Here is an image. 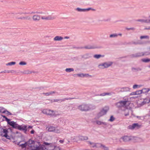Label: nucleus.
<instances>
[{
	"instance_id": "f257e3e1",
	"label": "nucleus",
	"mask_w": 150,
	"mask_h": 150,
	"mask_svg": "<svg viewBox=\"0 0 150 150\" xmlns=\"http://www.w3.org/2000/svg\"><path fill=\"white\" fill-rule=\"evenodd\" d=\"M96 106L92 105L82 104L78 106V109L82 111H86L95 109Z\"/></svg>"
},
{
	"instance_id": "f03ea898",
	"label": "nucleus",
	"mask_w": 150,
	"mask_h": 150,
	"mask_svg": "<svg viewBox=\"0 0 150 150\" xmlns=\"http://www.w3.org/2000/svg\"><path fill=\"white\" fill-rule=\"evenodd\" d=\"M129 104V102L128 100V99H126L125 100L120 101L116 103L115 105L117 107L119 108L122 107L127 108V106Z\"/></svg>"
},
{
	"instance_id": "7ed1b4c3",
	"label": "nucleus",
	"mask_w": 150,
	"mask_h": 150,
	"mask_svg": "<svg viewBox=\"0 0 150 150\" xmlns=\"http://www.w3.org/2000/svg\"><path fill=\"white\" fill-rule=\"evenodd\" d=\"M8 129L0 127V135L2 137H4L7 139H10V137L8 135Z\"/></svg>"
},
{
	"instance_id": "20e7f679",
	"label": "nucleus",
	"mask_w": 150,
	"mask_h": 150,
	"mask_svg": "<svg viewBox=\"0 0 150 150\" xmlns=\"http://www.w3.org/2000/svg\"><path fill=\"white\" fill-rule=\"evenodd\" d=\"M109 108L108 107L105 106L103 108L98 114V118H99L100 117L106 114Z\"/></svg>"
},
{
	"instance_id": "39448f33",
	"label": "nucleus",
	"mask_w": 150,
	"mask_h": 150,
	"mask_svg": "<svg viewBox=\"0 0 150 150\" xmlns=\"http://www.w3.org/2000/svg\"><path fill=\"white\" fill-rule=\"evenodd\" d=\"M42 112L44 114H47L51 116H55V112L53 110L49 109H45L43 110Z\"/></svg>"
},
{
	"instance_id": "423d86ee",
	"label": "nucleus",
	"mask_w": 150,
	"mask_h": 150,
	"mask_svg": "<svg viewBox=\"0 0 150 150\" xmlns=\"http://www.w3.org/2000/svg\"><path fill=\"white\" fill-rule=\"evenodd\" d=\"M112 64V62H109L103 63L98 65V67L100 69H103L110 66Z\"/></svg>"
},
{
	"instance_id": "0eeeda50",
	"label": "nucleus",
	"mask_w": 150,
	"mask_h": 150,
	"mask_svg": "<svg viewBox=\"0 0 150 150\" xmlns=\"http://www.w3.org/2000/svg\"><path fill=\"white\" fill-rule=\"evenodd\" d=\"M142 126L141 125L137 123H135L130 125L128 126V128L129 129L133 130L134 129H138Z\"/></svg>"
},
{
	"instance_id": "6e6552de",
	"label": "nucleus",
	"mask_w": 150,
	"mask_h": 150,
	"mask_svg": "<svg viewBox=\"0 0 150 150\" xmlns=\"http://www.w3.org/2000/svg\"><path fill=\"white\" fill-rule=\"evenodd\" d=\"M150 54V53L148 52H141L136 54H132L131 55L132 57H139L143 55H147Z\"/></svg>"
},
{
	"instance_id": "1a4fd4ad",
	"label": "nucleus",
	"mask_w": 150,
	"mask_h": 150,
	"mask_svg": "<svg viewBox=\"0 0 150 150\" xmlns=\"http://www.w3.org/2000/svg\"><path fill=\"white\" fill-rule=\"evenodd\" d=\"M116 90H117L119 92H128L130 91V88L127 87L122 88L119 87L117 88Z\"/></svg>"
},
{
	"instance_id": "9d476101",
	"label": "nucleus",
	"mask_w": 150,
	"mask_h": 150,
	"mask_svg": "<svg viewBox=\"0 0 150 150\" xmlns=\"http://www.w3.org/2000/svg\"><path fill=\"white\" fill-rule=\"evenodd\" d=\"M9 125L11 126L12 127L17 129L19 125H18L16 122H14L13 121H11L9 122Z\"/></svg>"
},
{
	"instance_id": "9b49d317",
	"label": "nucleus",
	"mask_w": 150,
	"mask_h": 150,
	"mask_svg": "<svg viewBox=\"0 0 150 150\" xmlns=\"http://www.w3.org/2000/svg\"><path fill=\"white\" fill-rule=\"evenodd\" d=\"M89 143L91 145V147H96V148H98L100 147L102 145V144H95L93 143H92L91 142H89Z\"/></svg>"
},
{
	"instance_id": "f8f14e48",
	"label": "nucleus",
	"mask_w": 150,
	"mask_h": 150,
	"mask_svg": "<svg viewBox=\"0 0 150 150\" xmlns=\"http://www.w3.org/2000/svg\"><path fill=\"white\" fill-rule=\"evenodd\" d=\"M46 129L49 132H54V131L55 130V127L53 126H48L46 127Z\"/></svg>"
},
{
	"instance_id": "ddd939ff",
	"label": "nucleus",
	"mask_w": 150,
	"mask_h": 150,
	"mask_svg": "<svg viewBox=\"0 0 150 150\" xmlns=\"http://www.w3.org/2000/svg\"><path fill=\"white\" fill-rule=\"evenodd\" d=\"M121 140H122L124 142H128L131 140V138L127 136H124L120 139V141H121Z\"/></svg>"
},
{
	"instance_id": "4468645a",
	"label": "nucleus",
	"mask_w": 150,
	"mask_h": 150,
	"mask_svg": "<svg viewBox=\"0 0 150 150\" xmlns=\"http://www.w3.org/2000/svg\"><path fill=\"white\" fill-rule=\"evenodd\" d=\"M17 129L20 130L24 131L25 132H26L27 130V126L25 125H19Z\"/></svg>"
},
{
	"instance_id": "2eb2a0df",
	"label": "nucleus",
	"mask_w": 150,
	"mask_h": 150,
	"mask_svg": "<svg viewBox=\"0 0 150 150\" xmlns=\"http://www.w3.org/2000/svg\"><path fill=\"white\" fill-rule=\"evenodd\" d=\"M30 146L32 148V149L33 150H45L43 147L42 146H34L33 147H32L31 146Z\"/></svg>"
},
{
	"instance_id": "dca6fc26",
	"label": "nucleus",
	"mask_w": 150,
	"mask_h": 150,
	"mask_svg": "<svg viewBox=\"0 0 150 150\" xmlns=\"http://www.w3.org/2000/svg\"><path fill=\"white\" fill-rule=\"evenodd\" d=\"M92 8H77L76 9V10L79 12H86L89 11L91 10Z\"/></svg>"
},
{
	"instance_id": "f3484780",
	"label": "nucleus",
	"mask_w": 150,
	"mask_h": 150,
	"mask_svg": "<svg viewBox=\"0 0 150 150\" xmlns=\"http://www.w3.org/2000/svg\"><path fill=\"white\" fill-rule=\"evenodd\" d=\"M78 76L81 77H88L91 76L89 75L88 74H84L83 73L78 74L76 75Z\"/></svg>"
},
{
	"instance_id": "a211bd4d",
	"label": "nucleus",
	"mask_w": 150,
	"mask_h": 150,
	"mask_svg": "<svg viewBox=\"0 0 150 150\" xmlns=\"http://www.w3.org/2000/svg\"><path fill=\"white\" fill-rule=\"evenodd\" d=\"M74 48H77V49H82V48H84L86 49H94V48H96V47H94L93 46H92L91 45H87V46H85L84 47H75Z\"/></svg>"
},
{
	"instance_id": "6ab92c4d",
	"label": "nucleus",
	"mask_w": 150,
	"mask_h": 150,
	"mask_svg": "<svg viewBox=\"0 0 150 150\" xmlns=\"http://www.w3.org/2000/svg\"><path fill=\"white\" fill-rule=\"evenodd\" d=\"M142 93H147L149 91H150V88H143L142 89Z\"/></svg>"
},
{
	"instance_id": "aec40b11",
	"label": "nucleus",
	"mask_w": 150,
	"mask_h": 150,
	"mask_svg": "<svg viewBox=\"0 0 150 150\" xmlns=\"http://www.w3.org/2000/svg\"><path fill=\"white\" fill-rule=\"evenodd\" d=\"M63 38L60 36H57L55 37L54 38V41H61L63 40Z\"/></svg>"
},
{
	"instance_id": "412c9836",
	"label": "nucleus",
	"mask_w": 150,
	"mask_h": 150,
	"mask_svg": "<svg viewBox=\"0 0 150 150\" xmlns=\"http://www.w3.org/2000/svg\"><path fill=\"white\" fill-rule=\"evenodd\" d=\"M63 130V128L62 127H60L58 129H56L55 128V130L54 132L57 133H59L61 132Z\"/></svg>"
},
{
	"instance_id": "4be33fe9",
	"label": "nucleus",
	"mask_w": 150,
	"mask_h": 150,
	"mask_svg": "<svg viewBox=\"0 0 150 150\" xmlns=\"http://www.w3.org/2000/svg\"><path fill=\"white\" fill-rule=\"evenodd\" d=\"M33 19L34 21H38L40 18V16L38 15H34L33 16Z\"/></svg>"
},
{
	"instance_id": "5701e85b",
	"label": "nucleus",
	"mask_w": 150,
	"mask_h": 150,
	"mask_svg": "<svg viewBox=\"0 0 150 150\" xmlns=\"http://www.w3.org/2000/svg\"><path fill=\"white\" fill-rule=\"evenodd\" d=\"M55 91H50L49 92L46 93H43V94L46 96H48L52 95L53 94L55 93Z\"/></svg>"
},
{
	"instance_id": "b1692460",
	"label": "nucleus",
	"mask_w": 150,
	"mask_h": 150,
	"mask_svg": "<svg viewBox=\"0 0 150 150\" xmlns=\"http://www.w3.org/2000/svg\"><path fill=\"white\" fill-rule=\"evenodd\" d=\"M96 123L98 125H107V123L105 122H102L101 121L97 120L96 121Z\"/></svg>"
},
{
	"instance_id": "393cba45",
	"label": "nucleus",
	"mask_w": 150,
	"mask_h": 150,
	"mask_svg": "<svg viewBox=\"0 0 150 150\" xmlns=\"http://www.w3.org/2000/svg\"><path fill=\"white\" fill-rule=\"evenodd\" d=\"M54 18L51 17L50 16H48L46 17L42 16L41 17V18L42 19L46 20H52L54 19Z\"/></svg>"
},
{
	"instance_id": "a878e982",
	"label": "nucleus",
	"mask_w": 150,
	"mask_h": 150,
	"mask_svg": "<svg viewBox=\"0 0 150 150\" xmlns=\"http://www.w3.org/2000/svg\"><path fill=\"white\" fill-rule=\"evenodd\" d=\"M104 57V55H101L100 54H95L93 56V57L94 58L98 59L101 57Z\"/></svg>"
},
{
	"instance_id": "bb28decb",
	"label": "nucleus",
	"mask_w": 150,
	"mask_h": 150,
	"mask_svg": "<svg viewBox=\"0 0 150 150\" xmlns=\"http://www.w3.org/2000/svg\"><path fill=\"white\" fill-rule=\"evenodd\" d=\"M150 102V98H147L144 99L143 102V103L145 104L146 103H149Z\"/></svg>"
},
{
	"instance_id": "cd10ccee",
	"label": "nucleus",
	"mask_w": 150,
	"mask_h": 150,
	"mask_svg": "<svg viewBox=\"0 0 150 150\" xmlns=\"http://www.w3.org/2000/svg\"><path fill=\"white\" fill-rule=\"evenodd\" d=\"M142 86V85H141L135 84L133 86L132 88L133 89H135L139 88Z\"/></svg>"
},
{
	"instance_id": "c85d7f7f",
	"label": "nucleus",
	"mask_w": 150,
	"mask_h": 150,
	"mask_svg": "<svg viewBox=\"0 0 150 150\" xmlns=\"http://www.w3.org/2000/svg\"><path fill=\"white\" fill-rule=\"evenodd\" d=\"M80 140H86L88 139V137H83L82 136H80L78 137Z\"/></svg>"
},
{
	"instance_id": "c756f323",
	"label": "nucleus",
	"mask_w": 150,
	"mask_h": 150,
	"mask_svg": "<svg viewBox=\"0 0 150 150\" xmlns=\"http://www.w3.org/2000/svg\"><path fill=\"white\" fill-rule=\"evenodd\" d=\"M34 142L31 139H29L28 142H26L27 143V145H28V146H30V145L31 144H33Z\"/></svg>"
},
{
	"instance_id": "7c9ffc66",
	"label": "nucleus",
	"mask_w": 150,
	"mask_h": 150,
	"mask_svg": "<svg viewBox=\"0 0 150 150\" xmlns=\"http://www.w3.org/2000/svg\"><path fill=\"white\" fill-rule=\"evenodd\" d=\"M74 71V69L71 68H67L65 69V71L68 72H70L71 71Z\"/></svg>"
},
{
	"instance_id": "2f4dec72",
	"label": "nucleus",
	"mask_w": 150,
	"mask_h": 150,
	"mask_svg": "<svg viewBox=\"0 0 150 150\" xmlns=\"http://www.w3.org/2000/svg\"><path fill=\"white\" fill-rule=\"evenodd\" d=\"M118 36L117 34L116 33H114L110 35V38H116Z\"/></svg>"
},
{
	"instance_id": "473e14b6",
	"label": "nucleus",
	"mask_w": 150,
	"mask_h": 150,
	"mask_svg": "<svg viewBox=\"0 0 150 150\" xmlns=\"http://www.w3.org/2000/svg\"><path fill=\"white\" fill-rule=\"evenodd\" d=\"M16 64V62H9L6 64V66H11L12 65H15Z\"/></svg>"
},
{
	"instance_id": "72a5a7b5",
	"label": "nucleus",
	"mask_w": 150,
	"mask_h": 150,
	"mask_svg": "<svg viewBox=\"0 0 150 150\" xmlns=\"http://www.w3.org/2000/svg\"><path fill=\"white\" fill-rule=\"evenodd\" d=\"M3 113H5L8 115H11L12 114L9 112L7 111V110L4 109Z\"/></svg>"
},
{
	"instance_id": "f704fd0d",
	"label": "nucleus",
	"mask_w": 150,
	"mask_h": 150,
	"mask_svg": "<svg viewBox=\"0 0 150 150\" xmlns=\"http://www.w3.org/2000/svg\"><path fill=\"white\" fill-rule=\"evenodd\" d=\"M74 99L73 98H64L63 99H60V100H61L60 101H61V102L62 101H64V100H69V99Z\"/></svg>"
},
{
	"instance_id": "c9c22d12",
	"label": "nucleus",
	"mask_w": 150,
	"mask_h": 150,
	"mask_svg": "<svg viewBox=\"0 0 150 150\" xmlns=\"http://www.w3.org/2000/svg\"><path fill=\"white\" fill-rule=\"evenodd\" d=\"M136 95H139L142 93V90L135 91Z\"/></svg>"
},
{
	"instance_id": "e433bc0d",
	"label": "nucleus",
	"mask_w": 150,
	"mask_h": 150,
	"mask_svg": "<svg viewBox=\"0 0 150 150\" xmlns=\"http://www.w3.org/2000/svg\"><path fill=\"white\" fill-rule=\"evenodd\" d=\"M27 145V143L25 142L24 144H22L20 145V146H21L22 148H25L26 146Z\"/></svg>"
},
{
	"instance_id": "4c0bfd02",
	"label": "nucleus",
	"mask_w": 150,
	"mask_h": 150,
	"mask_svg": "<svg viewBox=\"0 0 150 150\" xmlns=\"http://www.w3.org/2000/svg\"><path fill=\"white\" fill-rule=\"evenodd\" d=\"M140 38L141 39H142L144 38H149V36L148 35H145V36H142L140 37Z\"/></svg>"
},
{
	"instance_id": "58836bf2",
	"label": "nucleus",
	"mask_w": 150,
	"mask_h": 150,
	"mask_svg": "<svg viewBox=\"0 0 150 150\" xmlns=\"http://www.w3.org/2000/svg\"><path fill=\"white\" fill-rule=\"evenodd\" d=\"M115 119V118L113 116H111L110 118L108 120V121L110 122H113Z\"/></svg>"
},
{
	"instance_id": "ea45409f",
	"label": "nucleus",
	"mask_w": 150,
	"mask_h": 150,
	"mask_svg": "<svg viewBox=\"0 0 150 150\" xmlns=\"http://www.w3.org/2000/svg\"><path fill=\"white\" fill-rule=\"evenodd\" d=\"M142 61L144 62H147L150 61V59H142Z\"/></svg>"
},
{
	"instance_id": "a19ab883",
	"label": "nucleus",
	"mask_w": 150,
	"mask_h": 150,
	"mask_svg": "<svg viewBox=\"0 0 150 150\" xmlns=\"http://www.w3.org/2000/svg\"><path fill=\"white\" fill-rule=\"evenodd\" d=\"M115 94V93L113 92H111L110 93H105V96L109 95L111 96L112 94Z\"/></svg>"
},
{
	"instance_id": "79ce46f5",
	"label": "nucleus",
	"mask_w": 150,
	"mask_h": 150,
	"mask_svg": "<svg viewBox=\"0 0 150 150\" xmlns=\"http://www.w3.org/2000/svg\"><path fill=\"white\" fill-rule=\"evenodd\" d=\"M19 64L21 65H25L27 64L26 62H21L19 63Z\"/></svg>"
},
{
	"instance_id": "37998d69",
	"label": "nucleus",
	"mask_w": 150,
	"mask_h": 150,
	"mask_svg": "<svg viewBox=\"0 0 150 150\" xmlns=\"http://www.w3.org/2000/svg\"><path fill=\"white\" fill-rule=\"evenodd\" d=\"M132 70L133 71H139V68L132 67Z\"/></svg>"
},
{
	"instance_id": "c03bdc74",
	"label": "nucleus",
	"mask_w": 150,
	"mask_h": 150,
	"mask_svg": "<svg viewBox=\"0 0 150 150\" xmlns=\"http://www.w3.org/2000/svg\"><path fill=\"white\" fill-rule=\"evenodd\" d=\"M102 147L103 148V149L104 150H108V147L105 146L104 145H102V146H101L100 147Z\"/></svg>"
},
{
	"instance_id": "a18cd8bd",
	"label": "nucleus",
	"mask_w": 150,
	"mask_h": 150,
	"mask_svg": "<svg viewBox=\"0 0 150 150\" xmlns=\"http://www.w3.org/2000/svg\"><path fill=\"white\" fill-rule=\"evenodd\" d=\"M5 109L3 107H0V112L4 113Z\"/></svg>"
},
{
	"instance_id": "49530a36",
	"label": "nucleus",
	"mask_w": 150,
	"mask_h": 150,
	"mask_svg": "<svg viewBox=\"0 0 150 150\" xmlns=\"http://www.w3.org/2000/svg\"><path fill=\"white\" fill-rule=\"evenodd\" d=\"M61 100L60 99H55L54 100V101H53V102H61Z\"/></svg>"
},
{
	"instance_id": "de8ad7c7",
	"label": "nucleus",
	"mask_w": 150,
	"mask_h": 150,
	"mask_svg": "<svg viewBox=\"0 0 150 150\" xmlns=\"http://www.w3.org/2000/svg\"><path fill=\"white\" fill-rule=\"evenodd\" d=\"M137 21L144 23V19H138L137 20Z\"/></svg>"
},
{
	"instance_id": "09e8293b",
	"label": "nucleus",
	"mask_w": 150,
	"mask_h": 150,
	"mask_svg": "<svg viewBox=\"0 0 150 150\" xmlns=\"http://www.w3.org/2000/svg\"><path fill=\"white\" fill-rule=\"evenodd\" d=\"M144 23H149V19H144Z\"/></svg>"
},
{
	"instance_id": "8fccbe9b",
	"label": "nucleus",
	"mask_w": 150,
	"mask_h": 150,
	"mask_svg": "<svg viewBox=\"0 0 150 150\" xmlns=\"http://www.w3.org/2000/svg\"><path fill=\"white\" fill-rule=\"evenodd\" d=\"M97 96H105V93H101L100 95H98Z\"/></svg>"
},
{
	"instance_id": "3c124183",
	"label": "nucleus",
	"mask_w": 150,
	"mask_h": 150,
	"mask_svg": "<svg viewBox=\"0 0 150 150\" xmlns=\"http://www.w3.org/2000/svg\"><path fill=\"white\" fill-rule=\"evenodd\" d=\"M126 111H127V113H125V116H127L129 115V110H126Z\"/></svg>"
},
{
	"instance_id": "603ef678",
	"label": "nucleus",
	"mask_w": 150,
	"mask_h": 150,
	"mask_svg": "<svg viewBox=\"0 0 150 150\" xmlns=\"http://www.w3.org/2000/svg\"><path fill=\"white\" fill-rule=\"evenodd\" d=\"M127 30H134L135 29L134 28L132 27V28H127Z\"/></svg>"
},
{
	"instance_id": "864d4df0",
	"label": "nucleus",
	"mask_w": 150,
	"mask_h": 150,
	"mask_svg": "<svg viewBox=\"0 0 150 150\" xmlns=\"http://www.w3.org/2000/svg\"><path fill=\"white\" fill-rule=\"evenodd\" d=\"M5 119H6V120L8 122V123H9V121H10V120L8 119L6 117V118H5Z\"/></svg>"
},
{
	"instance_id": "5fc2aeb1",
	"label": "nucleus",
	"mask_w": 150,
	"mask_h": 150,
	"mask_svg": "<svg viewBox=\"0 0 150 150\" xmlns=\"http://www.w3.org/2000/svg\"><path fill=\"white\" fill-rule=\"evenodd\" d=\"M44 144L45 145H50V144L48 143H47V142H44Z\"/></svg>"
},
{
	"instance_id": "6e6d98bb",
	"label": "nucleus",
	"mask_w": 150,
	"mask_h": 150,
	"mask_svg": "<svg viewBox=\"0 0 150 150\" xmlns=\"http://www.w3.org/2000/svg\"><path fill=\"white\" fill-rule=\"evenodd\" d=\"M64 140H60L59 141V142L61 143H62L64 142Z\"/></svg>"
},
{
	"instance_id": "4d7b16f0",
	"label": "nucleus",
	"mask_w": 150,
	"mask_h": 150,
	"mask_svg": "<svg viewBox=\"0 0 150 150\" xmlns=\"http://www.w3.org/2000/svg\"><path fill=\"white\" fill-rule=\"evenodd\" d=\"M34 133V131L33 130H32L31 131L30 133L31 134H33Z\"/></svg>"
},
{
	"instance_id": "13d9d810",
	"label": "nucleus",
	"mask_w": 150,
	"mask_h": 150,
	"mask_svg": "<svg viewBox=\"0 0 150 150\" xmlns=\"http://www.w3.org/2000/svg\"><path fill=\"white\" fill-rule=\"evenodd\" d=\"M135 92H132L131 93V94L132 95H136V93H135Z\"/></svg>"
},
{
	"instance_id": "bf43d9fd",
	"label": "nucleus",
	"mask_w": 150,
	"mask_h": 150,
	"mask_svg": "<svg viewBox=\"0 0 150 150\" xmlns=\"http://www.w3.org/2000/svg\"><path fill=\"white\" fill-rule=\"evenodd\" d=\"M145 30H150V27H149L148 28H144Z\"/></svg>"
},
{
	"instance_id": "052dcab7",
	"label": "nucleus",
	"mask_w": 150,
	"mask_h": 150,
	"mask_svg": "<svg viewBox=\"0 0 150 150\" xmlns=\"http://www.w3.org/2000/svg\"><path fill=\"white\" fill-rule=\"evenodd\" d=\"M137 118H138V119H141V118H142V117L143 118V117H139V116H137Z\"/></svg>"
},
{
	"instance_id": "680f3d73",
	"label": "nucleus",
	"mask_w": 150,
	"mask_h": 150,
	"mask_svg": "<svg viewBox=\"0 0 150 150\" xmlns=\"http://www.w3.org/2000/svg\"><path fill=\"white\" fill-rule=\"evenodd\" d=\"M64 38V39H68L69 38V37L66 36V37H65Z\"/></svg>"
},
{
	"instance_id": "e2e57ef3",
	"label": "nucleus",
	"mask_w": 150,
	"mask_h": 150,
	"mask_svg": "<svg viewBox=\"0 0 150 150\" xmlns=\"http://www.w3.org/2000/svg\"><path fill=\"white\" fill-rule=\"evenodd\" d=\"M117 150H127L123 149L121 148H119V149H118Z\"/></svg>"
},
{
	"instance_id": "0e129e2a",
	"label": "nucleus",
	"mask_w": 150,
	"mask_h": 150,
	"mask_svg": "<svg viewBox=\"0 0 150 150\" xmlns=\"http://www.w3.org/2000/svg\"><path fill=\"white\" fill-rule=\"evenodd\" d=\"M33 127L31 126H29L28 127V128H32Z\"/></svg>"
},
{
	"instance_id": "69168bd1",
	"label": "nucleus",
	"mask_w": 150,
	"mask_h": 150,
	"mask_svg": "<svg viewBox=\"0 0 150 150\" xmlns=\"http://www.w3.org/2000/svg\"><path fill=\"white\" fill-rule=\"evenodd\" d=\"M133 44H137V43L135 42H133Z\"/></svg>"
},
{
	"instance_id": "338daca9",
	"label": "nucleus",
	"mask_w": 150,
	"mask_h": 150,
	"mask_svg": "<svg viewBox=\"0 0 150 150\" xmlns=\"http://www.w3.org/2000/svg\"><path fill=\"white\" fill-rule=\"evenodd\" d=\"M117 35H120V36H121L122 35V34L121 33H119V34H117Z\"/></svg>"
},
{
	"instance_id": "774afa93",
	"label": "nucleus",
	"mask_w": 150,
	"mask_h": 150,
	"mask_svg": "<svg viewBox=\"0 0 150 150\" xmlns=\"http://www.w3.org/2000/svg\"><path fill=\"white\" fill-rule=\"evenodd\" d=\"M2 117L4 118L5 119V118H6V117L5 116H4V115H3L2 116Z\"/></svg>"
}]
</instances>
